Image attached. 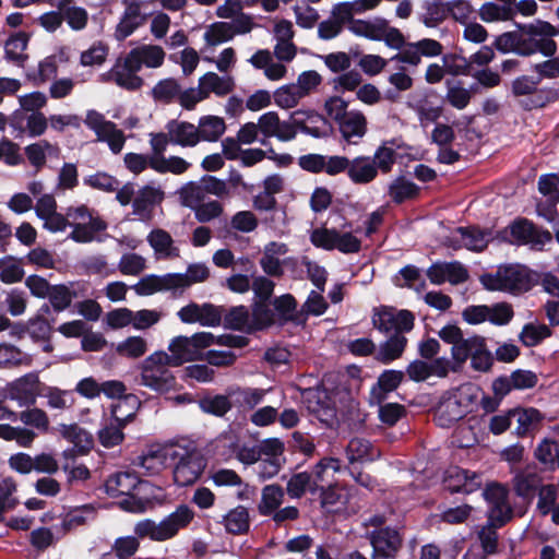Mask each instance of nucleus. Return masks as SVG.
<instances>
[{
  "label": "nucleus",
  "instance_id": "5fc2aeb1",
  "mask_svg": "<svg viewBox=\"0 0 559 559\" xmlns=\"http://www.w3.org/2000/svg\"><path fill=\"white\" fill-rule=\"evenodd\" d=\"M170 449H173V442L156 451L148 452L140 457L141 466L151 475L159 473L166 466L167 461L170 462V456L168 455V450Z\"/></svg>",
  "mask_w": 559,
  "mask_h": 559
},
{
  "label": "nucleus",
  "instance_id": "f257e3e1",
  "mask_svg": "<svg viewBox=\"0 0 559 559\" xmlns=\"http://www.w3.org/2000/svg\"><path fill=\"white\" fill-rule=\"evenodd\" d=\"M193 519V510L186 504H180L159 522L150 519L138 522L134 525L135 536L118 537L111 546V551L118 559H128L139 550V538L147 537L154 542L168 540L186 528Z\"/></svg>",
  "mask_w": 559,
  "mask_h": 559
},
{
  "label": "nucleus",
  "instance_id": "423d86ee",
  "mask_svg": "<svg viewBox=\"0 0 559 559\" xmlns=\"http://www.w3.org/2000/svg\"><path fill=\"white\" fill-rule=\"evenodd\" d=\"M481 285L491 292L519 294L531 288V276L522 265L500 266L495 273H486L479 277Z\"/></svg>",
  "mask_w": 559,
  "mask_h": 559
},
{
  "label": "nucleus",
  "instance_id": "9d476101",
  "mask_svg": "<svg viewBox=\"0 0 559 559\" xmlns=\"http://www.w3.org/2000/svg\"><path fill=\"white\" fill-rule=\"evenodd\" d=\"M513 316L512 306L504 301L490 306H468L462 312L463 319L469 324H480L488 321L495 325H506L512 320Z\"/></svg>",
  "mask_w": 559,
  "mask_h": 559
},
{
  "label": "nucleus",
  "instance_id": "20e7f679",
  "mask_svg": "<svg viewBox=\"0 0 559 559\" xmlns=\"http://www.w3.org/2000/svg\"><path fill=\"white\" fill-rule=\"evenodd\" d=\"M173 466L174 480L178 486L194 484L203 473L206 461L197 444L188 439L173 442L168 450Z\"/></svg>",
  "mask_w": 559,
  "mask_h": 559
},
{
  "label": "nucleus",
  "instance_id": "cd10ccee",
  "mask_svg": "<svg viewBox=\"0 0 559 559\" xmlns=\"http://www.w3.org/2000/svg\"><path fill=\"white\" fill-rule=\"evenodd\" d=\"M146 240L157 259H175L180 255V250L175 246L171 235L162 228L151 230Z\"/></svg>",
  "mask_w": 559,
  "mask_h": 559
},
{
  "label": "nucleus",
  "instance_id": "2f4dec72",
  "mask_svg": "<svg viewBox=\"0 0 559 559\" xmlns=\"http://www.w3.org/2000/svg\"><path fill=\"white\" fill-rule=\"evenodd\" d=\"M139 477L132 472H119L108 477L106 492L111 497L130 495L139 485Z\"/></svg>",
  "mask_w": 559,
  "mask_h": 559
},
{
  "label": "nucleus",
  "instance_id": "680f3d73",
  "mask_svg": "<svg viewBox=\"0 0 559 559\" xmlns=\"http://www.w3.org/2000/svg\"><path fill=\"white\" fill-rule=\"evenodd\" d=\"M47 297L49 298L51 308L57 312H61L78 297V293L72 290L69 286L60 284L53 285Z\"/></svg>",
  "mask_w": 559,
  "mask_h": 559
},
{
  "label": "nucleus",
  "instance_id": "de8ad7c7",
  "mask_svg": "<svg viewBox=\"0 0 559 559\" xmlns=\"http://www.w3.org/2000/svg\"><path fill=\"white\" fill-rule=\"evenodd\" d=\"M512 420L518 424L515 432L522 437L535 429L542 420L540 413L535 408L511 411Z\"/></svg>",
  "mask_w": 559,
  "mask_h": 559
},
{
  "label": "nucleus",
  "instance_id": "393cba45",
  "mask_svg": "<svg viewBox=\"0 0 559 559\" xmlns=\"http://www.w3.org/2000/svg\"><path fill=\"white\" fill-rule=\"evenodd\" d=\"M165 193L159 187L146 185L138 190L132 202L133 214L142 219L150 217L153 207L164 200Z\"/></svg>",
  "mask_w": 559,
  "mask_h": 559
},
{
  "label": "nucleus",
  "instance_id": "7c9ffc66",
  "mask_svg": "<svg viewBox=\"0 0 559 559\" xmlns=\"http://www.w3.org/2000/svg\"><path fill=\"white\" fill-rule=\"evenodd\" d=\"M57 431L63 439L72 443L81 454L87 453L93 448V436L78 424H60Z\"/></svg>",
  "mask_w": 559,
  "mask_h": 559
},
{
  "label": "nucleus",
  "instance_id": "473e14b6",
  "mask_svg": "<svg viewBox=\"0 0 559 559\" xmlns=\"http://www.w3.org/2000/svg\"><path fill=\"white\" fill-rule=\"evenodd\" d=\"M346 455L350 463L374 461L381 452L364 438H353L346 448Z\"/></svg>",
  "mask_w": 559,
  "mask_h": 559
},
{
  "label": "nucleus",
  "instance_id": "79ce46f5",
  "mask_svg": "<svg viewBox=\"0 0 559 559\" xmlns=\"http://www.w3.org/2000/svg\"><path fill=\"white\" fill-rule=\"evenodd\" d=\"M406 343L407 338L403 334L395 333L380 345L376 359L384 364L397 359L403 354Z\"/></svg>",
  "mask_w": 559,
  "mask_h": 559
},
{
  "label": "nucleus",
  "instance_id": "f3484780",
  "mask_svg": "<svg viewBox=\"0 0 559 559\" xmlns=\"http://www.w3.org/2000/svg\"><path fill=\"white\" fill-rule=\"evenodd\" d=\"M9 397L16 401L20 406L34 405L36 397L40 395V380L37 373H26L13 382L8 388Z\"/></svg>",
  "mask_w": 559,
  "mask_h": 559
},
{
  "label": "nucleus",
  "instance_id": "4d7b16f0",
  "mask_svg": "<svg viewBox=\"0 0 559 559\" xmlns=\"http://www.w3.org/2000/svg\"><path fill=\"white\" fill-rule=\"evenodd\" d=\"M181 85L173 78L160 80L152 90V96L155 100L170 104L178 99Z\"/></svg>",
  "mask_w": 559,
  "mask_h": 559
},
{
  "label": "nucleus",
  "instance_id": "ea45409f",
  "mask_svg": "<svg viewBox=\"0 0 559 559\" xmlns=\"http://www.w3.org/2000/svg\"><path fill=\"white\" fill-rule=\"evenodd\" d=\"M226 130L223 118L217 116H204L200 118L197 131L199 132V141L215 142Z\"/></svg>",
  "mask_w": 559,
  "mask_h": 559
},
{
  "label": "nucleus",
  "instance_id": "69168bd1",
  "mask_svg": "<svg viewBox=\"0 0 559 559\" xmlns=\"http://www.w3.org/2000/svg\"><path fill=\"white\" fill-rule=\"evenodd\" d=\"M266 390L258 388H238L233 390L231 396L235 402L242 407L252 409L263 402Z\"/></svg>",
  "mask_w": 559,
  "mask_h": 559
},
{
  "label": "nucleus",
  "instance_id": "49530a36",
  "mask_svg": "<svg viewBox=\"0 0 559 559\" xmlns=\"http://www.w3.org/2000/svg\"><path fill=\"white\" fill-rule=\"evenodd\" d=\"M33 358L31 355L21 352L16 346L0 344V368L31 366Z\"/></svg>",
  "mask_w": 559,
  "mask_h": 559
},
{
  "label": "nucleus",
  "instance_id": "5701e85b",
  "mask_svg": "<svg viewBox=\"0 0 559 559\" xmlns=\"http://www.w3.org/2000/svg\"><path fill=\"white\" fill-rule=\"evenodd\" d=\"M342 138L349 144H357L367 133V118L360 110L349 112L336 123Z\"/></svg>",
  "mask_w": 559,
  "mask_h": 559
},
{
  "label": "nucleus",
  "instance_id": "6e6552de",
  "mask_svg": "<svg viewBox=\"0 0 559 559\" xmlns=\"http://www.w3.org/2000/svg\"><path fill=\"white\" fill-rule=\"evenodd\" d=\"M469 386H460L443 394L435 409V421L442 428H450L461 420L473 403Z\"/></svg>",
  "mask_w": 559,
  "mask_h": 559
},
{
  "label": "nucleus",
  "instance_id": "58836bf2",
  "mask_svg": "<svg viewBox=\"0 0 559 559\" xmlns=\"http://www.w3.org/2000/svg\"><path fill=\"white\" fill-rule=\"evenodd\" d=\"M404 378L402 371L386 370L378 379V386L371 391V401L381 404L385 394L394 391Z\"/></svg>",
  "mask_w": 559,
  "mask_h": 559
},
{
  "label": "nucleus",
  "instance_id": "b1692460",
  "mask_svg": "<svg viewBox=\"0 0 559 559\" xmlns=\"http://www.w3.org/2000/svg\"><path fill=\"white\" fill-rule=\"evenodd\" d=\"M352 15L348 14L342 2L333 5L330 16L318 25V36L323 40H330L337 37Z\"/></svg>",
  "mask_w": 559,
  "mask_h": 559
},
{
  "label": "nucleus",
  "instance_id": "6ab92c4d",
  "mask_svg": "<svg viewBox=\"0 0 559 559\" xmlns=\"http://www.w3.org/2000/svg\"><path fill=\"white\" fill-rule=\"evenodd\" d=\"M429 281L435 285L450 282L453 285L464 283L468 278L466 267L457 262H436L426 272Z\"/></svg>",
  "mask_w": 559,
  "mask_h": 559
},
{
  "label": "nucleus",
  "instance_id": "9b49d317",
  "mask_svg": "<svg viewBox=\"0 0 559 559\" xmlns=\"http://www.w3.org/2000/svg\"><path fill=\"white\" fill-rule=\"evenodd\" d=\"M501 238L515 245H531L540 249L552 238L548 230L536 228L527 219H518L501 231Z\"/></svg>",
  "mask_w": 559,
  "mask_h": 559
},
{
  "label": "nucleus",
  "instance_id": "ddd939ff",
  "mask_svg": "<svg viewBox=\"0 0 559 559\" xmlns=\"http://www.w3.org/2000/svg\"><path fill=\"white\" fill-rule=\"evenodd\" d=\"M508 489L499 484H491L483 491L488 502V521L497 526L511 520L513 510L508 501Z\"/></svg>",
  "mask_w": 559,
  "mask_h": 559
},
{
  "label": "nucleus",
  "instance_id": "8fccbe9b",
  "mask_svg": "<svg viewBox=\"0 0 559 559\" xmlns=\"http://www.w3.org/2000/svg\"><path fill=\"white\" fill-rule=\"evenodd\" d=\"M383 17L361 20L352 16V20L348 21V29L356 36L377 41Z\"/></svg>",
  "mask_w": 559,
  "mask_h": 559
},
{
  "label": "nucleus",
  "instance_id": "37998d69",
  "mask_svg": "<svg viewBox=\"0 0 559 559\" xmlns=\"http://www.w3.org/2000/svg\"><path fill=\"white\" fill-rule=\"evenodd\" d=\"M40 395L46 399V404L51 409L67 411L74 405L72 392L57 386H45Z\"/></svg>",
  "mask_w": 559,
  "mask_h": 559
},
{
  "label": "nucleus",
  "instance_id": "2eb2a0df",
  "mask_svg": "<svg viewBox=\"0 0 559 559\" xmlns=\"http://www.w3.org/2000/svg\"><path fill=\"white\" fill-rule=\"evenodd\" d=\"M177 314L183 323L218 326L223 319V307L207 302L202 305L191 302L182 307Z\"/></svg>",
  "mask_w": 559,
  "mask_h": 559
},
{
  "label": "nucleus",
  "instance_id": "bb28decb",
  "mask_svg": "<svg viewBox=\"0 0 559 559\" xmlns=\"http://www.w3.org/2000/svg\"><path fill=\"white\" fill-rule=\"evenodd\" d=\"M165 51L160 46L157 45H142L133 48L127 53V57L132 63L139 69L143 66L146 68H159L165 60Z\"/></svg>",
  "mask_w": 559,
  "mask_h": 559
},
{
  "label": "nucleus",
  "instance_id": "774afa93",
  "mask_svg": "<svg viewBox=\"0 0 559 559\" xmlns=\"http://www.w3.org/2000/svg\"><path fill=\"white\" fill-rule=\"evenodd\" d=\"M276 313L266 301H257L253 305L251 321L252 330H261L272 325L276 321Z\"/></svg>",
  "mask_w": 559,
  "mask_h": 559
},
{
  "label": "nucleus",
  "instance_id": "c756f323",
  "mask_svg": "<svg viewBox=\"0 0 559 559\" xmlns=\"http://www.w3.org/2000/svg\"><path fill=\"white\" fill-rule=\"evenodd\" d=\"M347 177L355 185H368L378 174L371 156L359 155L350 159Z\"/></svg>",
  "mask_w": 559,
  "mask_h": 559
},
{
  "label": "nucleus",
  "instance_id": "e2e57ef3",
  "mask_svg": "<svg viewBox=\"0 0 559 559\" xmlns=\"http://www.w3.org/2000/svg\"><path fill=\"white\" fill-rule=\"evenodd\" d=\"M24 276L22 262L12 255L0 259V280L5 284L20 282Z\"/></svg>",
  "mask_w": 559,
  "mask_h": 559
},
{
  "label": "nucleus",
  "instance_id": "aec40b11",
  "mask_svg": "<svg viewBox=\"0 0 559 559\" xmlns=\"http://www.w3.org/2000/svg\"><path fill=\"white\" fill-rule=\"evenodd\" d=\"M138 72L139 69L126 56L116 61L108 75L119 87L128 91H136L140 90L144 83L143 79L136 74Z\"/></svg>",
  "mask_w": 559,
  "mask_h": 559
},
{
  "label": "nucleus",
  "instance_id": "c85d7f7f",
  "mask_svg": "<svg viewBox=\"0 0 559 559\" xmlns=\"http://www.w3.org/2000/svg\"><path fill=\"white\" fill-rule=\"evenodd\" d=\"M166 130L169 131L171 144L180 145L182 147H194L199 141V132L197 126L187 121L170 120L166 124Z\"/></svg>",
  "mask_w": 559,
  "mask_h": 559
},
{
  "label": "nucleus",
  "instance_id": "0eeeda50",
  "mask_svg": "<svg viewBox=\"0 0 559 559\" xmlns=\"http://www.w3.org/2000/svg\"><path fill=\"white\" fill-rule=\"evenodd\" d=\"M215 336L210 332H198L191 336L178 335L168 344V359L174 367L202 358V350L214 345Z\"/></svg>",
  "mask_w": 559,
  "mask_h": 559
},
{
  "label": "nucleus",
  "instance_id": "a211bd4d",
  "mask_svg": "<svg viewBox=\"0 0 559 559\" xmlns=\"http://www.w3.org/2000/svg\"><path fill=\"white\" fill-rule=\"evenodd\" d=\"M258 126L265 138H276L283 142L294 140L297 134L295 123L282 121L275 111H267L260 116Z\"/></svg>",
  "mask_w": 559,
  "mask_h": 559
},
{
  "label": "nucleus",
  "instance_id": "6e6d98bb",
  "mask_svg": "<svg viewBox=\"0 0 559 559\" xmlns=\"http://www.w3.org/2000/svg\"><path fill=\"white\" fill-rule=\"evenodd\" d=\"M20 421L25 426L24 428L32 427L40 432H47L49 429L48 414L36 406L26 407L19 413Z\"/></svg>",
  "mask_w": 559,
  "mask_h": 559
},
{
  "label": "nucleus",
  "instance_id": "f704fd0d",
  "mask_svg": "<svg viewBox=\"0 0 559 559\" xmlns=\"http://www.w3.org/2000/svg\"><path fill=\"white\" fill-rule=\"evenodd\" d=\"M199 85L202 86L207 98L210 93H214L217 96L229 94L235 87V81L231 76H219L215 72H207L200 78Z\"/></svg>",
  "mask_w": 559,
  "mask_h": 559
},
{
  "label": "nucleus",
  "instance_id": "7ed1b4c3",
  "mask_svg": "<svg viewBox=\"0 0 559 559\" xmlns=\"http://www.w3.org/2000/svg\"><path fill=\"white\" fill-rule=\"evenodd\" d=\"M439 337L451 344L452 358L457 364L471 358L472 367L478 371H487L492 365L491 353L487 349L485 338L478 335L464 337L462 330L456 325H445L439 331Z\"/></svg>",
  "mask_w": 559,
  "mask_h": 559
},
{
  "label": "nucleus",
  "instance_id": "1a4fd4ad",
  "mask_svg": "<svg viewBox=\"0 0 559 559\" xmlns=\"http://www.w3.org/2000/svg\"><path fill=\"white\" fill-rule=\"evenodd\" d=\"M84 123L95 132L97 141L107 143L112 154L121 153L126 135L112 121L96 110H88Z\"/></svg>",
  "mask_w": 559,
  "mask_h": 559
},
{
  "label": "nucleus",
  "instance_id": "bf43d9fd",
  "mask_svg": "<svg viewBox=\"0 0 559 559\" xmlns=\"http://www.w3.org/2000/svg\"><path fill=\"white\" fill-rule=\"evenodd\" d=\"M27 43L28 37L24 33L11 36L4 46L7 59L21 66L27 58L25 53Z\"/></svg>",
  "mask_w": 559,
  "mask_h": 559
},
{
  "label": "nucleus",
  "instance_id": "4c0bfd02",
  "mask_svg": "<svg viewBox=\"0 0 559 559\" xmlns=\"http://www.w3.org/2000/svg\"><path fill=\"white\" fill-rule=\"evenodd\" d=\"M314 481L309 476V472L294 473L286 483V492L292 499H300L307 492L311 495H318L314 488Z\"/></svg>",
  "mask_w": 559,
  "mask_h": 559
},
{
  "label": "nucleus",
  "instance_id": "052dcab7",
  "mask_svg": "<svg viewBox=\"0 0 559 559\" xmlns=\"http://www.w3.org/2000/svg\"><path fill=\"white\" fill-rule=\"evenodd\" d=\"M203 38L207 46L215 47L234 38L229 22H215L209 25Z\"/></svg>",
  "mask_w": 559,
  "mask_h": 559
},
{
  "label": "nucleus",
  "instance_id": "f8f14e48",
  "mask_svg": "<svg viewBox=\"0 0 559 559\" xmlns=\"http://www.w3.org/2000/svg\"><path fill=\"white\" fill-rule=\"evenodd\" d=\"M128 400H132L131 396H127L124 400L118 401L111 409L112 417L105 421L104 426L98 430V440L105 448H112L120 444L124 435L122 432L126 424L130 421L134 414L123 415L122 407L127 404Z\"/></svg>",
  "mask_w": 559,
  "mask_h": 559
},
{
  "label": "nucleus",
  "instance_id": "72a5a7b5",
  "mask_svg": "<svg viewBox=\"0 0 559 559\" xmlns=\"http://www.w3.org/2000/svg\"><path fill=\"white\" fill-rule=\"evenodd\" d=\"M25 121V130L31 136L41 135L48 124V119L41 112L24 114L23 111H15L12 116L11 124L15 128L23 129Z\"/></svg>",
  "mask_w": 559,
  "mask_h": 559
},
{
  "label": "nucleus",
  "instance_id": "864d4df0",
  "mask_svg": "<svg viewBox=\"0 0 559 559\" xmlns=\"http://www.w3.org/2000/svg\"><path fill=\"white\" fill-rule=\"evenodd\" d=\"M226 328L237 331H253L251 314L245 306H237L223 313Z\"/></svg>",
  "mask_w": 559,
  "mask_h": 559
},
{
  "label": "nucleus",
  "instance_id": "a878e982",
  "mask_svg": "<svg viewBox=\"0 0 559 559\" xmlns=\"http://www.w3.org/2000/svg\"><path fill=\"white\" fill-rule=\"evenodd\" d=\"M178 278L179 277L173 275V273L165 275L151 274L142 277L132 288L139 296H150L155 293L177 290L176 284H178Z\"/></svg>",
  "mask_w": 559,
  "mask_h": 559
},
{
  "label": "nucleus",
  "instance_id": "39448f33",
  "mask_svg": "<svg viewBox=\"0 0 559 559\" xmlns=\"http://www.w3.org/2000/svg\"><path fill=\"white\" fill-rule=\"evenodd\" d=\"M170 367L173 366L166 352H154L139 366L140 384L158 393L175 389L177 381Z\"/></svg>",
  "mask_w": 559,
  "mask_h": 559
},
{
  "label": "nucleus",
  "instance_id": "0e129e2a",
  "mask_svg": "<svg viewBox=\"0 0 559 559\" xmlns=\"http://www.w3.org/2000/svg\"><path fill=\"white\" fill-rule=\"evenodd\" d=\"M514 9L510 5H500L495 2H486L479 9V16L484 22H498L512 20Z\"/></svg>",
  "mask_w": 559,
  "mask_h": 559
},
{
  "label": "nucleus",
  "instance_id": "dca6fc26",
  "mask_svg": "<svg viewBox=\"0 0 559 559\" xmlns=\"http://www.w3.org/2000/svg\"><path fill=\"white\" fill-rule=\"evenodd\" d=\"M373 548L372 559H392L402 546V537L396 530L377 528L367 534Z\"/></svg>",
  "mask_w": 559,
  "mask_h": 559
},
{
  "label": "nucleus",
  "instance_id": "603ef678",
  "mask_svg": "<svg viewBox=\"0 0 559 559\" xmlns=\"http://www.w3.org/2000/svg\"><path fill=\"white\" fill-rule=\"evenodd\" d=\"M36 437L32 429L0 424V438L5 441H15L22 448H29Z\"/></svg>",
  "mask_w": 559,
  "mask_h": 559
},
{
  "label": "nucleus",
  "instance_id": "e433bc0d",
  "mask_svg": "<svg viewBox=\"0 0 559 559\" xmlns=\"http://www.w3.org/2000/svg\"><path fill=\"white\" fill-rule=\"evenodd\" d=\"M421 10L420 21L428 27H436L449 16V5L444 0H425Z\"/></svg>",
  "mask_w": 559,
  "mask_h": 559
},
{
  "label": "nucleus",
  "instance_id": "f03ea898",
  "mask_svg": "<svg viewBox=\"0 0 559 559\" xmlns=\"http://www.w3.org/2000/svg\"><path fill=\"white\" fill-rule=\"evenodd\" d=\"M543 20L523 25L516 32H507L495 40V47L501 52H514L522 57H530L540 52L545 57H554L557 52V43L550 37Z\"/></svg>",
  "mask_w": 559,
  "mask_h": 559
},
{
  "label": "nucleus",
  "instance_id": "338daca9",
  "mask_svg": "<svg viewBox=\"0 0 559 559\" xmlns=\"http://www.w3.org/2000/svg\"><path fill=\"white\" fill-rule=\"evenodd\" d=\"M58 152L59 148L47 141H39L25 148L28 160L36 167H40L45 164L47 155H57Z\"/></svg>",
  "mask_w": 559,
  "mask_h": 559
},
{
  "label": "nucleus",
  "instance_id": "4468645a",
  "mask_svg": "<svg viewBox=\"0 0 559 559\" xmlns=\"http://www.w3.org/2000/svg\"><path fill=\"white\" fill-rule=\"evenodd\" d=\"M123 13L115 29V38L119 41L132 35L146 23L148 14L143 11L144 0H121Z\"/></svg>",
  "mask_w": 559,
  "mask_h": 559
},
{
  "label": "nucleus",
  "instance_id": "3c124183",
  "mask_svg": "<svg viewBox=\"0 0 559 559\" xmlns=\"http://www.w3.org/2000/svg\"><path fill=\"white\" fill-rule=\"evenodd\" d=\"M338 469V461L332 457L322 459L318 464H316L313 471L309 473L310 478H312V481L316 484L313 485L316 490L319 492L330 486L329 471L335 473Z\"/></svg>",
  "mask_w": 559,
  "mask_h": 559
},
{
  "label": "nucleus",
  "instance_id": "c9c22d12",
  "mask_svg": "<svg viewBox=\"0 0 559 559\" xmlns=\"http://www.w3.org/2000/svg\"><path fill=\"white\" fill-rule=\"evenodd\" d=\"M285 490L278 484L266 485L261 490V499L258 511L263 516H269L283 503Z\"/></svg>",
  "mask_w": 559,
  "mask_h": 559
},
{
  "label": "nucleus",
  "instance_id": "09e8293b",
  "mask_svg": "<svg viewBox=\"0 0 559 559\" xmlns=\"http://www.w3.org/2000/svg\"><path fill=\"white\" fill-rule=\"evenodd\" d=\"M388 193L393 202L403 203L406 200L415 199L419 193V188L404 177H399L389 185Z\"/></svg>",
  "mask_w": 559,
  "mask_h": 559
},
{
  "label": "nucleus",
  "instance_id": "c03bdc74",
  "mask_svg": "<svg viewBox=\"0 0 559 559\" xmlns=\"http://www.w3.org/2000/svg\"><path fill=\"white\" fill-rule=\"evenodd\" d=\"M178 195L180 203L192 211L201 205L207 197L201 179L199 181H189L183 185L178 190Z\"/></svg>",
  "mask_w": 559,
  "mask_h": 559
},
{
  "label": "nucleus",
  "instance_id": "a19ab883",
  "mask_svg": "<svg viewBox=\"0 0 559 559\" xmlns=\"http://www.w3.org/2000/svg\"><path fill=\"white\" fill-rule=\"evenodd\" d=\"M223 524L230 534H243L249 531L250 518L248 509L237 506L223 516Z\"/></svg>",
  "mask_w": 559,
  "mask_h": 559
},
{
  "label": "nucleus",
  "instance_id": "a18cd8bd",
  "mask_svg": "<svg viewBox=\"0 0 559 559\" xmlns=\"http://www.w3.org/2000/svg\"><path fill=\"white\" fill-rule=\"evenodd\" d=\"M191 164L180 156H157L152 160V169L158 174H173L176 176L185 174Z\"/></svg>",
  "mask_w": 559,
  "mask_h": 559
},
{
  "label": "nucleus",
  "instance_id": "412c9836",
  "mask_svg": "<svg viewBox=\"0 0 559 559\" xmlns=\"http://www.w3.org/2000/svg\"><path fill=\"white\" fill-rule=\"evenodd\" d=\"M460 239L449 238L445 245L454 250L465 247L473 251H483L491 239L490 230H481L477 227H459L455 230Z\"/></svg>",
  "mask_w": 559,
  "mask_h": 559
},
{
  "label": "nucleus",
  "instance_id": "13d9d810",
  "mask_svg": "<svg viewBox=\"0 0 559 559\" xmlns=\"http://www.w3.org/2000/svg\"><path fill=\"white\" fill-rule=\"evenodd\" d=\"M173 275L180 277L176 288L185 289L192 284L204 282L210 275V270L203 263H194L188 266L186 273H173Z\"/></svg>",
  "mask_w": 559,
  "mask_h": 559
},
{
  "label": "nucleus",
  "instance_id": "4be33fe9",
  "mask_svg": "<svg viewBox=\"0 0 559 559\" xmlns=\"http://www.w3.org/2000/svg\"><path fill=\"white\" fill-rule=\"evenodd\" d=\"M480 484V476L478 474L457 466L449 468L444 477V487L452 493H471L478 489Z\"/></svg>",
  "mask_w": 559,
  "mask_h": 559
}]
</instances>
